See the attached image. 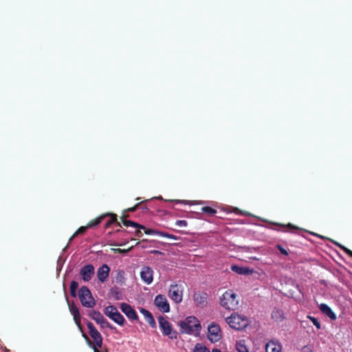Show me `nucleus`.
<instances>
[{
    "label": "nucleus",
    "mask_w": 352,
    "mask_h": 352,
    "mask_svg": "<svg viewBox=\"0 0 352 352\" xmlns=\"http://www.w3.org/2000/svg\"><path fill=\"white\" fill-rule=\"evenodd\" d=\"M167 234L168 232H163V231H157V235L162 237H166L167 238Z\"/></svg>",
    "instance_id": "obj_39"
},
{
    "label": "nucleus",
    "mask_w": 352,
    "mask_h": 352,
    "mask_svg": "<svg viewBox=\"0 0 352 352\" xmlns=\"http://www.w3.org/2000/svg\"><path fill=\"white\" fill-rule=\"evenodd\" d=\"M177 325L182 334H199L201 329L199 320L194 316H188L184 320L179 321Z\"/></svg>",
    "instance_id": "obj_1"
},
{
    "label": "nucleus",
    "mask_w": 352,
    "mask_h": 352,
    "mask_svg": "<svg viewBox=\"0 0 352 352\" xmlns=\"http://www.w3.org/2000/svg\"><path fill=\"white\" fill-rule=\"evenodd\" d=\"M122 312L132 321H138L139 316L136 311L128 303L122 302L120 305Z\"/></svg>",
    "instance_id": "obj_9"
},
{
    "label": "nucleus",
    "mask_w": 352,
    "mask_h": 352,
    "mask_svg": "<svg viewBox=\"0 0 352 352\" xmlns=\"http://www.w3.org/2000/svg\"><path fill=\"white\" fill-rule=\"evenodd\" d=\"M272 318L276 322H282L285 319V316L283 310L280 309L274 308L271 314Z\"/></svg>",
    "instance_id": "obj_22"
},
{
    "label": "nucleus",
    "mask_w": 352,
    "mask_h": 352,
    "mask_svg": "<svg viewBox=\"0 0 352 352\" xmlns=\"http://www.w3.org/2000/svg\"><path fill=\"white\" fill-rule=\"evenodd\" d=\"M167 238L168 239H173V240H178L179 239L178 236H175V235H173L172 234H169V233L167 234Z\"/></svg>",
    "instance_id": "obj_40"
},
{
    "label": "nucleus",
    "mask_w": 352,
    "mask_h": 352,
    "mask_svg": "<svg viewBox=\"0 0 352 352\" xmlns=\"http://www.w3.org/2000/svg\"><path fill=\"white\" fill-rule=\"evenodd\" d=\"M143 209L148 210V208L147 207H144V208H143Z\"/></svg>",
    "instance_id": "obj_52"
},
{
    "label": "nucleus",
    "mask_w": 352,
    "mask_h": 352,
    "mask_svg": "<svg viewBox=\"0 0 352 352\" xmlns=\"http://www.w3.org/2000/svg\"><path fill=\"white\" fill-rule=\"evenodd\" d=\"M194 352H210V350L204 345L197 343L194 348Z\"/></svg>",
    "instance_id": "obj_29"
},
{
    "label": "nucleus",
    "mask_w": 352,
    "mask_h": 352,
    "mask_svg": "<svg viewBox=\"0 0 352 352\" xmlns=\"http://www.w3.org/2000/svg\"><path fill=\"white\" fill-rule=\"evenodd\" d=\"M122 223L126 227L130 226V227H133L135 228H139L141 230H146V227L143 225H141V224H140L137 222H135L133 221H131V220H126L124 217H122Z\"/></svg>",
    "instance_id": "obj_23"
},
{
    "label": "nucleus",
    "mask_w": 352,
    "mask_h": 352,
    "mask_svg": "<svg viewBox=\"0 0 352 352\" xmlns=\"http://www.w3.org/2000/svg\"><path fill=\"white\" fill-rule=\"evenodd\" d=\"M82 336L87 340V342H89V343H91V341L89 338V337L85 334V333H82Z\"/></svg>",
    "instance_id": "obj_47"
},
{
    "label": "nucleus",
    "mask_w": 352,
    "mask_h": 352,
    "mask_svg": "<svg viewBox=\"0 0 352 352\" xmlns=\"http://www.w3.org/2000/svg\"><path fill=\"white\" fill-rule=\"evenodd\" d=\"M115 280L117 283H120V285H123L125 283V273L122 270H118L116 272V275L115 276Z\"/></svg>",
    "instance_id": "obj_25"
},
{
    "label": "nucleus",
    "mask_w": 352,
    "mask_h": 352,
    "mask_svg": "<svg viewBox=\"0 0 352 352\" xmlns=\"http://www.w3.org/2000/svg\"><path fill=\"white\" fill-rule=\"evenodd\" d=\"M144 230V232L146 234H157V230H153V229H147L146 228V230Z\"/></svg>",
    "instance_id": "obj_38"
},
{
    "label": "nucleus",
    "mask_w": 352,
    "mask_h": 352,
    "mask_svg": "<svg viewBox=\"0 0 352 352\" xmlns=\"http://www.w3.org/2000/svg\"><path fill=\"white\" fill-rule=\"evenodd\" d=\"M87 326L89 329L90 336L94 342V346L92 348L94 352H100L98 348L102 347V337L91 322H87Z\"/></svg>",
    "instance_id": "obj_7"
},
{
    "label": "nucleus",
    "mask_w": 352,
    "mask_h": 352,
    "mask_svg": "<svg viewBox=\"0 0 352 352\" xmlns=\"http://www.w3.org/2000/svg\"><path fill=\"white\" fill-rule=\"evenodd\" d=\"M229 326L235 330L241 331L249 325V319L244 315L232 313L226 318Z\"/></svg>",
    "instance_id": "obj_2"
},
{
    "label": "nucleus",
    "mask_w": 352,
    "mask_h": 352,
    "mask_svg": "<svg viewBox=\"0 0 352 352\" xmlns=\"http://www.w3.org/2000/svg\"><path fill=\"white\" fill-rule=\"evenodd\" d=\"M135 235L138 237H141L143 235V234L140 230H138L135 232Z\"/></svg>",
    "instance_id": "obj_44"
},
{
    "label": "nucleus",
    "mask_w": 352,
    "mask_h": 352,
    "mask_svg": "<svg viewBox=\"0 0 352 352\" xmlns=\"http://www.w3.org/2000/svg\"><path fill=\"white\" fill-rule=\"evenodd\" d=\"M307 318L312 322V323L314 324V325L316 327V329L318 330H320L321 329V324L320 322H319V320H318V318L314 317V316H311L310 315H308L307 316Z\"/></svg>",
    "instance_id": "obj_32"
},
{
    "label": "nucleus",
    "mask_w": 352,
    "mask_h": 352,
    "mask_svg": "<svg viewBox=\"0 0 352 352\" xmlns=\"http://www.w3.org/2000/svg\"><path fill=\"white\" fill-rule=\"evenodd\" d=\"M63 262L60 265H58L57 270H61L63 267Z\"/></svg>",
    "instance_id": "obj_48"
},
{
    "label": "nucleus",
    "mask_w": 352,
    "mask_h": 352,
    "mask_svg": "<svg viewBox=\"0 0 352 352\" xmlns=\"http://www.w3.org/2000/svg\"><path fill=\"white\" fill-rule=\"evenodd\" d=\"M95 273V268L92 264L84 265L80 270V276L84 282H89L91 280Z\"/></svg>",
    "instance_id": "obj_10"
},
{
    "label": "nucleus",
    "mask_w": 352,
    "mask_h": 352,
    "mask_svg": "<svg viewBox=\"0 0 352 352\" xmlns=\"http://www.w3.org/2000/svg\"><path fill=\"white\" fill-rule=\"evenodd\" d=\"M150 253L153 254H164L162 252L157 250H151Z\"/></svg>",
    "instance_id": "obj_43"
},
{
    "label": "nucleus",
    "mask_w": 352,
    "mask_h": 352,
    "mask_svg": "<svg viewBox=\"0 0 352 352\" xmlns=\"http://www.w3.org/2000/svg\"><path fill=\"white\" fill-rule=\"evenodd\" d=\"M139 205H140V204H136L134 207L129 208V210L131 212H134L137 209V208L138 207Z\"/></svg>",
    "instance_id": "obj_45"
},
{
    "label": "nucleus",
    "mask_w": 352,
    "mask_h": 352,
    "mask_svg": "<svg viewBox=\"0 0 352 352\" xmlns=\"http://www.w3.org/2000/svg\"><path fill=\"white\" fill-rule=\"evenodd\" d=\"M212 352H221V351L219 349H213Z\"/></svg>",
    "instance_id": "obj_49"
},
{
    "label": "nucleus",
    "mask_w": 352,
    "mask_h": 352,
    "mask_svg": "<svg viewBox=\"0 0 352 352\" xmlns=\"http://www.w3.org/2000/svg\"><path fill=\"white\" fill-rule=\"evenodd\" d=\"M67 246H68V245L65 248H63V253H64L66 251Z\"/></svg>",
    "instance_id": "obj_50"
},
{
    "label": "nucleus",
    "mask_w": 352,
    "mask_h": 352,
    "mask_svg": "<svg viewBox=\"0 0 352 352\" xmlns=\"http://www.w3.org/2000/svg\"><path fill=\"white\" fill-rule=\"evenodd\" d=\"M98 324H100L101 328H102V329L108 328V329H110L111 330H116V327L113 326L111 324H110L104 317H103L101 319V320L100 321V322L98 323Z\"/></svg>",
    "instance_id": "obj_28"
},
{
    "label": "nucleus",
    "mask_w": 352,
    "mask_h": 352,
    "mask_svg": "<svg viewBox=\"0 0 352 352\" xmlns=\"http://www.w3.org/2000/svg\"><path fill=\"white\" fill-rule=\"evenodd\" d=\"M282 345L278 341L270 340L265 344L266 352H281Z\"/></svg>",
    "instance_id": "obj_19"
},
{
    "label": "nucleus",
    "mask_w": 352,
    "mask_h": 352,
    "mask_svg": "<svg viewBox=\"0 0 352 352\" xmlns=\"http://www.w3.org/2000/svg\"><path fill=\"white\" fill-rule=\"evenodd\" d=\"M115 221H116V216H112L111 217V219L106 223V226H108L109 223H114Z\"/></svg>",
    "instance_id": "obj_42"
},
{
    "label": "nucleus",
    "mask_w": 352,
    "mask_h": 352,
    "mask_svg": "<svg viewBox=\"0 0 352 352\" xmlns=\"http://www.w3.org/2000/svg\"><path fill=\"white\" fill-rule=\"evenodd\" d=\"M140 311L144 316L149 326L151 328H156V322L151 312L144 308H141Z\"/></svg>",
    "instance_id": "obj_20"
},
{
    "label": "nucleus",
    "mask_w": 352,
    "mask_h": 352,
    "mask_svg": "<svg viewBox=\"0 0 352 352\" xmlns=\"http://www.w3.org/2000/svg\"><path fill=\"white\" fill-rule=\"evenodd\" d=\"M220 305L228 310H234L239 305L238 296L232 290H226L220 298Z\"/></svg>",
    "instance_id": "obj_3"
},
{
    "label": "nucleus",
    "mask_w": 352,
    "mask_h": 352,
    "mask_svg": "<svg viewBox=\"0 0 352 352\" xmlns=\"http://www.w3.org/2000/svg\"><path fill=\"white\" fill-rule=\"evenodd\" d=\"M5 352H10V351L9 349H6Z\"/></svg>",
    "instance_id": "obj_51"
},
{
    "label": "nucleus",
    "mask_w": 352,
    "mask_h": 352,
    "mask_svg": "<svg viewBox=\"0 0 352 352\" xmlns=\"http://www.w3.org/2000/svg\"><path fill=\"white\" fill-rule=\"evenodd\" d=\"M78 295L83 307L87 308H94L95 307L96 300L88 287L82 286L78 290Z\"/></svg>",
    "instance_id": "obj_5"
},
{
    "label": "nucleus",
    "mask_w": 352,
    "mask_h": 352,
    "mask_svg": "<svg viewBox=\"0 0 352 352\" xmlns=\"http://www.w3.org/2000/svg\"><path fill=\"white\" fill-rule=\"evenodd\" d=\"M168 295L171 300L176 303H179L182 300V291L179 289L177 284L170 285Z\"/></svg>",
    "instance_id": "obj_13"
},
{
    "label": "nucleus",
    "mask_w": 352,
    "mask_h": 352,
    "mask_svg": "<svg viewBox=\"0 0 352 352\" xmlns=\"http://www.w3.org/2000/svg\"><path fill=\"white\" fill-rule=\"evenodd\" d=\"M172 201L175 202V204H186L188 203V201L179 200V199L173 200Z\"/></svg>",
    "instance_id": "obj_41"
},
{
    "label": "nucleus",
    "mask_w": 352,
    "mask_h": 352,
    "mask_svg": "<svg viewBox=\"0 0 352 352\" xmlns=\"http://www.w3.org/2000/svg\"><path fill=\"white\" fill-rule=\"evenodd\" d=\"M63 262L64 263L65 261H62V256H60L57 261V265H60Z\"/></svg>",
    "instance_id": "obj_46"
},
{
    "label": "nucleus",
    "mask_w": 352,
    "mask_h": 352,
    "mask_svg": "<svg viewBox=\"0 0 352 352\" xmlns=\"http://www.w3.org/2000/svg\"><path fill=\"white\" fill-rule=\"evenodd\" d=\"M140 277L143 282L150 285L153 280V270L151 267H143L140 272Z\"/></svg>",
    "instance_id": "obj_15"
},
{
    "label": "nucleus",
    "mask_w": 352,
    "mask_h": 352,
    "mask_svg": "<svg viewBox=\"0 0 352 352\" xmlns=\"http://www.w3.org/2000/svg\"><path fill=\"white\" fill-rule=\"evenodd\" d=\"M319 309L322 314H325L331 320H336V318H337L336 314L327 304L321 303L319 305Z\"/></svg>",
    "instance_id": "obj_18"
},
{
    "label": "nucleus",
    "mask_w": 352,
    "mask_h": 352,
    "mask_svg": "<svg viewBox=\"0 0 352 352\" xmlns=\"http://www.w3.org/2000/svg\"><path fill=\"white\" fill-rule=\"evenodd\" d=\"M67 304L69 306V311L73 315L74 320L76 324L78 326L80 331L82 332V327H81V324H80L81 317H80L79 309L77 307V306L76 305V304L74 301L70 302L67 298Z\"/></svg>",
    "instance_id": "obj_11"
},
{
    "label": "nucleus",
    "mask_w": 352,
    "mask_h": 352,
    "mask_svg": "<svg viewBox=\"0 0 352 352\" xmlns=\"http://www.w3.org/2000/svg\"><path fill=\"white\" fill-rule=\"evenodd\" d=\"M157 319L159 327L162 334L164 336H167L170 340H177L179 334L178 332L173 328L172 324L162 316H160Z\"/></svg>",
    "instance_id": "obj_4"
},
{
    "label": "nucleus",
    "mask_w": 352,
    "mask_h": 352,
    "mask_svg": "<svg viewBox=\"0 0 352 352\" xmlns=\"http://www.w3.org/2000/svg\"><path fill=\"white\" fill-rule=\"evenodd\" d=\"M333 243H334L336 245L339 247L340 249H342L346 254H347L349 256H350L352 258V251L348 249L347 248L344 247V245H341L340 243L331 239L330 240Z\"/></svg>",
    "instance_id": "obj_30"
},
{
    "label": "nucleus",
    "mask_w": 352,
    "mask_h": 352,
    "mask_svg": "<svg viewBox=\"0 0 352 352\" xmlns=\"http://www.w3.org/2000/svg\"><path fill=\"white\" fill-rule=\"evenodd\" d=\"M109 294L116 300H120L124 298V296L121 289L116 285L110 288Z\"/></svg>",
    "instance_id": "obj_21"
},
{
    "label": "nucleus",
    "mask_w": 352,
    "mask_h": 352,
    "mask_svg": "<svg viewBox=\"0 0 352 352\" xmlns=\"http://www.w3.org/2000/svg\"><path fill=\"white\" fill-rule=\"evenodd\" d=\"M230 270L239 275H251L254 273V269L238 265H232Z\"/></svg>",
    "instance_id": "obj_17"
},
{
    "label": "nucleus",
    "mask_w": 352,
    "mask_h": 352,
    "mask_svg": "<svg viewBox=\"0 0 352 352\" xmlns=\"http://www.w3.org/2000/svg\"><path fill=\"white\" fill-rule=\"evenodd\" d=\"M111 269L107 264H102L97 271V277L100 283H104L109 277Z\"/></svg>",
    "instance_id": "obj_16"
},
{
    "label": "nucleus",
    "mask_w": 352,
    "mask_h": 352,
    "mask_svg": "<svg viewBox=\"0 0 352 352\" xmlns=\"http://www.w3.org/2000/svg\"><path fill=\"white\" fill-rule=\"evenodd\" d=\"M78 286H79V284L77 281L72 280V282L70 283V286H69V292H70V295L72 296V297H73V298L76 297L77 289H78Z\"/></svg>",
    "instance_id": "obj_26"
},
{
    "label": "nucleus",
    "mask_w": 352,
    "mask_h": 352,
    "mask_svg": "<svg viewBox=\"0 0 352 352\" xmlns=\"http://www.w3.org/2000/svg\"><path fill=\"white\" fill-rule=\"evenodd\" d=\"M89 316L94 320L97 324L100 322L101 319L104 317L103 315L97 310H91L89 312Z\"/></svg>",
    "instance_id": "obj_24"
},
{
    "label": "nucleus",
    "mask_w": 352,
    "mask_h": 352,
    "mask_svg": "<svg viewBox=\"0 0 352 352\" xmlns=\"http://www.w3.org/2000/svg\"><path fill=\"white\" fill-rule=\"evenodd\" d=\"M201 211L210 216L214 215L217 213V210L210 206H204L201 208Z\"/></svg>",
    "instance_id": "obj_33"
},
{
    "label": "nucleus",
    "mask_w": 352,
    "mask_h": 352,
    "mask_svg": "<svg viewBox=\"0 0 352 352\" xmlns=\"http://www.w3.org/2000/svg\"><path fill=\"white\" fill-rule=\"evenodd\" d=\"M104 314L120 326H123L126 322L124 317L118 311L114 305H109L104 309Z\"/></svg>",
    "instance_id": "obj_6"
},
{
    "label": "nucleus",
    "mask_w": 352,
    "mask_h": 352,
    "mask_svg": "<svg viewBox=\"0 0 352 352\" xmlns=\"http://www.w3.org/2000/svg\"><path fill=\"white\" fill-rule=\"evenodd\" d=\"M155 305L164 313L170 311V305L166 297L162 294H158L154 300Z\"/></svg>",
    "instance_id": "obj_12"
},
{
    "label": "nucleus",
    "mask_w": 352,
    "mask_h": 352,
    "mask_svg": "<svg viewBox=\"0 0 352 352\" xmlns=\"http://www.w3.org/2000/svg\"><path fill=\"white\" fill-rule=\"evenodd\" d=\"M175 225L179 227H186L188 226V222L186 220H177Z\"/></svg>",
    "instance_id": "obj_37"
},
{
    "label": "nucleus",
    "mask_w": 352,
    "mask_h": 352,
    "mask_svg": "<svg viewBox=\"0 0 352 352\" xmlns=\"http://www.w3.org/2000/svg\"><path fill=\"white\" fill-rule=\"evenodd\" d=\"M153 241L155 243H160L159 241H156L155 240H153Z\"/></svg>",
    "instance_id": "obj_53"
},
{
    "label": "nucleus",
    "mask_w": 352,
    "mask_h": 352,
    "mask_svg": "<svg viewBox=\"0 0 352 352\" xmlns=\"http://www.w3.org/2000/svg\"><path fill=\"white\" fill-rule=\"evenodd\" d=\"M276 248L280 252V253L285 256H288L289 253L287 250L280 244H276Z\"/></svg>",
    "instance_id": "obj_36"
},
{
    "label": "nucleus",
    "mask_w": 352,
    "mask_h": 352,
    "mask_svg": "<svg viewBox=\"0 0 352 352\" xmlns=\"http://www.w3.org/2000/svg\"><path fill=\"white\" fill-rule=\"evenodd\" d=\"M87 226L85 227V226H81L80 228H79L76 231V232L72 235V236L69 239V242H70L74 237H76L78 234H84L85 232V231L87 230Z\"/></svg>",
    "instance_id": "obj_35"
},
{
    "label": "nucleus",
    "mask_w": 352,
    "mask_h": 352,
    "mask_svg": "<svg viewBox=\"0 0 352 352\" xmlns=\"http://www.w3.org/2000/svg\"><path fill=\"white\" fill-rule=\"evenodd\" d=\"M192 298L197 307H204L207 305L208 294L205 292H195Z\"/></svg>",
    "instance_id": "obj_14"
},
{
    "label": "nucleus",
    "mask_w": 352,
    "mask_h": 352,
    "mask_svg": "<svg viewBox=\"0 0 352 352\" xmlns=\"http://www.w3.org/2000/svg\"><path fill=\"white\" fill-rule=\"evenodd\" d=\"M236 349L238 352H249V350L245 344L244 340H239L236 344Z\"/></svg>",
    "instance_id": "obj_27"
},
{
    "label": "nucleus",
    "mask_w": 352,
    "mask_h": 352,
    "mask_svg": "<svg viewBox=\"0 0 352 352\" xmlns=\"http://www.w3.org/2000/svg\"><path fill=\"white\" fill-rule=\"evenodd\" d=\"M103 219V217H98L96 219H94L89 222L87 224L88 228H94L99 225L101 223V220Z\"/></svg>",
    "instance_id": "obj_34"
},
{
    "label": "nucleus",
    "mask_w": 352,
    "mask_h": 352,
    "mask_svg": "<svg viewBox=\"0 0 352 352\" xmlns=\"http://www.w3.org/2000/svg\"><path fill=\"white\" fill-rule=\"evenodd\" d=\"M269 223L270 224H272L274 226H278L280 228H287L292 229V230H298V228H297L296 226H294L293 224H292L290 223H289L287 225H284V224H282L280 223H273V222H269Z\"/></svg>",
    "instance_id": "obj_31"
},
{
    "label": "nucleus",
    "mask_w": 352,
    "mask_h": 352,
    "mask_svg": "<svg viewBox=\"0 0 352 352\" xmlns=\"http://www.w3.org/2000/svg\"><path fill=\"white\" fill-rule=\"evenodd\" d=\"M207 337L212 343L219 341L222 338L220 326L214 322L210 324L208 327Z\"/></svg>",
    "instance_id": "obj_8"
}]
</instances>
